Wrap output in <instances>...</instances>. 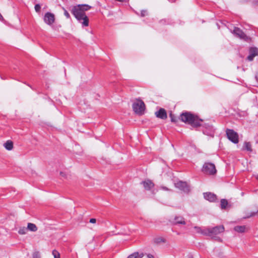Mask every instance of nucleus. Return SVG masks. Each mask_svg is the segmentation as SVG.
<instances>
[{
  "label": "nucleus",
  "instance_id": "obj_1",
  "mask_svg": "<svg viewBox=\"0 0 258 258\" xmlns=\"http://www.w3.org/2000/svg\"><path fill=\"white\" fill-rule=\"evenodd\" d=\"M179 119L187 124L190 125L192 127L196 128L202 125L201 122L203 119L189 112H185L182 113Z\"/></svg>",
  "mask_w": 258,
  "mask_h": 258
},
{
  "label": "nucleus",
  "instance_id": "obj_2",
  "mask_svg": "<svg viewBox=\"0 0 258 258\" xmlns=\"http://www.w3.org/2000/svg\"><path fill=\"white\" fill-rule=\"evenodd\" d=\"M92 7L86 4L78 5L72 7L71 13L74 16H87Z\"/></svg>",
  "mask_w": 258,
  "mask_h": 258
},
{
  "label": "nucleus",
  "instance_id": "obj_3",
  "mask_svg": "<svg viewBox=\"0 0 258 258\" xmlns=\"http://www.w3.org/2000/svg\"><path fill=\"white\" fill-rule=\"evenodd\" d=\"M224 227L223 225H220L213 228L204 229L203 231H202V234L206 236L214 237L216 235L224 232Z\"/></svg>",
  "mask_w": 258,
  "mask_h": 258
},
{
  "label": "nucleus",
  "instance_id": "obj_4",
  "mask_svg": "<svg viewBox=\"0 0 258 258\" xmlns=\"http://www.w3.org/2000/svg\"><path fill=\"white\" fill-rule=\"evenodd\" d=\"M133 109L137 114L142 115L145 112V103L142 100H138L137 102L133 103Z\"/></svg>",
  "mask_w": 258,
  "mask_h": 258
},
{
  "label": "nucleus",
  "instance_id": "obj_5",
  "mask_svg": "<svg viewBox=\"0 0 258 258\" xmlns=\"http://www.w3.org/2000/svg\"><path fill=\"white\" fill-rule=\"evenodd\" d=\"M202 171L204 173L210 175H214L217 172L215 165L211 163H205L203 165Z\"/></svg>",
  "mask_w": 258,
  "mask_h": 258
},
{
  "label": "nucleus",
  "instance_id": "obj_6",
  "mask_svg": "<svg viewBox=\"0 0 258 258\" xmlns=\"http://www.w3.org/2000/svg\"><path fill=\"white\" fill-rule=\"evenodd\" d=\"M226 133L228 139L234 144H237L239 142L238 135L233 130L227 129Z\"/></svg>",
  "mask_w": 258,
  "mask_h": 258
},
{
  "label": "nucleus",
  "instance_id": "obj_7",
  "mask_svg": "<svg viewBox=\"0 0 258 258\" xmlns=\"http://www.w3.org/2000/svg\"><path fill=\"white\" fill-rule=\"evenodd\" d=\"M175 186L185 193L188 194L190 191V186L186 182L179 181L175 183Z\"/></svg>",
  "mask_w": 258,
  "mask_h": 258
},
{
  "label": "nucleus",
  "instance_id": "obj_8",
  "mask_svg": "<svg viewBox=\"0 0 258 258\" xmlns=\"http://www.w3.org/2000/svg\"><path fill=\"white\" fill-rule=\"evenodd\" d=\"M232 33L237 37L245 41H248L250 40V38L238 27H234Z\"/></svg>",
  "mask_w": 258,
  "mask_h": 258
},
{
  "label": "nucleus",
  "instance_id": "obj_9",
  "mask_svg": "<svg viewBox=\"0 0 258 258\" xmlns=\"http://www.w3.org/2000/svg\"><path fill=\"white\" fill-rule=\"evenodd\" d=\"M169 222L173 225L186 224L185 219L181 216H175L173 219L169 220Z\"/></svg>",
  "mask_w": 258,
  "mask_h": 258
},
{
  "label": "nucleus",
  "instance_id": "obj_10",
  "mask_svg": "<svg viewBox=\"0 0 258 258\" xmlns=\"http://www.w3.org/2000/svg\"><path fill=\"white\" fill-rule=\"evenodd\" d=\"M257 55V48L256 47H250L249 49V55L247 56L246 59L248 61H252L253 58Z\"/></svg>",
  "mask_w": 258,
  "mask_h": 258
},
{
  "label": "nucleus",
  "instance_id": "obj_11",
  "mask_svg": "<svg viewBox=\"0 0 258 258\" xmlns=\"http://www.w3.org/2000/svg\"><path fill=\"white\" fill-rule=\"evenodd\" d=\"M204 197L206 200L209 201L210 202H214L216 201L217 199V196L215 194L210 192L204 193Z\"/></svg>",
  "mask_w": 258,
  "mask_h": 258
},
{
  "label": "nucleus",
  "instance_id": "obj_12",
  "mask_svg": "<svg viewBox=\"0 0 258 258\" xmlns=\"http://www.w3.org/2000/svg\"><path fill=\"white\" fill-rule=\"evenodd\" d=\"M156 116L162 119H165L167 118L166 111L165 109L161 108L155 112Z\"/></svg>",
  "mask_w": 258,
  "mask_h": 258
},
{
  "label": "nucleus",
  "instance_id": "obj_13",
  "mask_svg": "<svg viewBox=\"0 0 258 258\" xmlns=\"http://www.w3.org/2000/svg\"><path fill=\"white\" fill-rule=\"evenodd\" d=\"M141 184H143L144 188L147 190L151 189L155 185L152 181L150 179H147L145 181H143L141 182Z\"/></svg>",
  "mask_w": 258,
  "mask_h": 258
},
{
  "label": "nucleus",
  "instance_id": "obj_14",
  "mask_svg": "<svg viewBox=\"0 0 258 258\" xmlns=\"http://www.w3.org/2000/svg\"><path fill=\"white\" fill-rule=\"evenodd\" d=\"M77 21L82 24V26H88L89 25L88 17H76Z\"/></svg>",
  "mask_w": 258,
  "mask_h": 258
},
{
  "label": "nucleus",
  "instance_id": "obj_15",
  "mask_svg": "<svg viewBox=\"0 0 258 258\" xmlns=\"http://www.w3.org/2000/svg\"><path fill=\"white\" fill-rule=\"evenodd\" d=\"M230 205L229 204L228 201L226 199H222L220 201V208L222 210L230 208Z\"/></svg>",
  "mask_w": 258,
  "mask_h": 258
},
{
  "label": "nucleus",
  "instance_id": "obj_16",
  "mask_svg": "<svg viewBox=\"0 0 258 258\" xmlns=\"http://www.w3.org/2000/svg\"><path fill=\"white\" fill-rule=\"evenodd\" d=\"M144 255V253L142 252H135L129 255L127 258H142Z\"/></svg>",
  "mask_w": 258,
  "mask_h": 258
},
{
  "label": "nucleus",
  "instance_id": "obj_17",
  "mask_svg": "<svg viewBox=\"0 0 258 258\" xmlns=\"http://www.w3.org/2000/svg\"><path fill=\"white\" fill-rule=\"evenodd\" d=\"M5 148L9 151H11L13 149V143L11 140L7 141L4 144Z\"/></svg>",
  "mask_w": 258,
  "mask_h": 258
},
{
  "label": "nucleus",
  "instance_id": "obj_18",
  "mask_svg": "<svg viewBox=\"0 0 258 258\" xmlns=\"http://www.w3.org/2000/svg\"><path fill=\"white\" fill-rule=\"evenodd\" d=\"M27 231L29 230L33 232H35L37 230V227L35 224L31 223H28L27 225Z\"/></svg>",
  "mask_w": 258,
  "mask_h": 258
},
{
  "label": "nucleus",
  "instance_id": "obj_19",
  "mask_svg": "<svg viewBox=\"0 0 258 258\" xmlns=\"http://www.w3.org/2000/svg\"><path fill=\"white\" fill-rule=\"evenodd\" d=\"M43 20L48 25H51L55 21V17H43Z\"/></svg>",
  "mask_w": 258,
  "mask_h": 258
},
{
  "label": "nucleus",
  "instance_id": "obj_20",
  "mask_svg": "<svg viewBox=\"0 0 258 258\" xmlns=\"http://www.w3.org/2000/svg\"><path fill=\"white\" fill-rule=\"evenodd\" d=\"M246 229L245 226H237L234 228L235 231L239 233H243L245 232Z\"/></svg>",
  "mask_w": 258,
  "mask_h": 258
},
{
  "label": "nucleus",
  "instance_id": "obj_21",
  "mask_svg": "<svg viewBox=\"0 0 258 258\" xmlns=\"http://www.w3.org/2000/svg\"><path fill=\"white\" fill-rule=\"evenodd\" d=\"M154 242L156 244H159L161 242H165V239L162 237H157L154 238Z\"/></svg>",
  "mask_w": 258,
  "mask_h": 258
},
{
  "label": "nucleus",
  "instance_id": "obj_22",
  "mask_svg": "<svg viewBox=\"0 0 258 258\" xmlns=\"http://www.w3.org/2000/svg\"><path fill=\"white\" fill-rule=\"evenodd\" d=\"M244 149L248 151L251 152V144L249 142H245L244 144Z\"/></svg>",
  "mask_w": 258,
  "mask_h": 258
},
{
  "label": "nucleus",
  "instance_id": "obj_23",
  "mask_svg": "<svg viewBox=\"0 0 258 258\" xmlns=\"http://www.w3.org/2000/svg\"><path fill=\"white\" fill-rule=\"evenodd\" d=\"M27 229L25 227H20L18 230V233L21 235L25 234L27 233Z\"/></svg>",
  "mask_w": 258,
  "mask_h": 258
},
{
  "label": "nucleus",
  "instance_id": "obj_24",
  "mask_svg": "<svg viewBox=\"0 0 258 258\" xmlns=\"http://www.w3.org/2000/svg\"><path fill=\"white\" fill-rule=\"evenodd\" d=\"M169 116L171 118V121L172 122H177V121H178V119L177 118V117L173 114H172V113H170V114H169Z\"/></svg>",
  "mask_w": 258,
  "mask_h": 258
},
{
  "label": "nucleus",
  "instance_id": "obj_25",
  "mask_svg": "<svg viewBox=\"0 0 258 258\" xmlns=\"http://www.w3.org/2000/svg\"><path fill=\"white\" fill-rule=\"evenodd\" d=\"M52 254L54 256V258H60L59 253L56 250H53L52 251Z\"/></svg>",
  "mask_w": 258,
  "mask_h": 258
},
{
  "label": "nucleus",
  "instance_id": "obj_26",
  "mask_svg": "<svg viewBox=\"0 0 258 258\" xmlns=\"http://www.w3.org/2000/svg\"><path fill=\"white\" fill-rule=\"evenodd\" d=\"M33 258H40V254L39 251H35L32 254Z\"/></svg>",
  "mask_w": 258,
  "mask_h": 258
},
{
  "label": "nucleus",
  "instance_id": "obj_27",
  "mask_svg": "<svg viewBox=\"0 0 258 258\" xmlns=\"http://www.w3.org/2000/svg\"><path fill=\"white\" fill-rule=\"evenodd\" d=\"M40 9H41V6H40V5L36 4L35 6V10L36 12H39L40 11Z\"/></svg>",
  "mask_w": 258,
  "mask_h": 258
},
{
  "label": "nucleus",
  "instance_id": "obj_28",
  "mask_svg": "<svg viewBox=\"0 0 258 258\" xmlns=\"http://www.w3.org/2000/svg\"><path fill=\"white\" fill-rule=\"evenodd\" d=\"M141 16H145L146 15H148V13L147 10H142L141 11Z\"/></svg>",
  "mask_w": 258,
  "mask_h": 258
},
{
  "label": "nucleus",
  "instance_id": "obj_29",
  "mask_svg": "<svg viewBox=\"0 0 258 258\" xmlns=\"http://www.w3.org/2000/svg\"><path fill=\"white\" fill-rule=\"evenodd\" d=\"M195 229L197 230V231L199 233H202V231H203V229H202L200 227L198 226H195Z\"/></svg>",
  "mask_w": 258,
  "mask_h": 258
},
{
  "label": "nucleus",
  "instance_id": "obj_30",
  "mask_svg": "<svg viewBox=\"0 0 258 258\" xmlns=\"http://www.w3.org/2000/svg\"><path fill=\"white\" fill-rule=\"evenodd\" d=\"M255 213H250V214H249V215H246V216H244V217H243V218L245 219V218H249V217H251V216H252L254 215H255Z\"/></svg>",
  "mask_w": 258,
  "mask_h": 258
},
{
  "label": "nucleus",
  "instance_id": "obj_31",
  "mask_svg": "<svg viewBox=\"0 0 258 258\" xmlns=\"http://www.w3.org/2000/svg\"><path fill=\"white\" fill-rule=\"evenodd\" d=\"M89 222L91 223H95L96 222V220L95 218H91L90 219Z\"/></svg>",
  "mask_w": 258,
  "mask_h": 258
},
{
  "label": "nucleus",
  "instance_id": "obj_32",
  "mask_svg": "<svg viewBox=\"0 0 258 258\" xmlns=\"http://www.w3.org/2000/svg\"><path fill=\"white\" fill-rule=\"evenodd\" d=\"M44 16H46V17H47V16H54V15L52 14H51V13H50L49 12H47V13H46L45 14Z\"/></svg>",
  "mask_w": 258,
  "mask_h": 258
},
{
  "label": "nucleus",
  "instance_id": "obj_33",
  "mask_svg": "<svg viewBox=\"0 0 258 258\" xmlns=\"http://www.w3.org/2000/svg\"><path fill=\"white\" fill-rule=\"evenodd\" d=\"M0 21L3 22L4 23L6 24V21L4 19V17H0Z\"/></svg>",
  "mask_w": 258,
  "mask_h": 258
},
{
  "label": "nucleus",
  "instance_id": "obj_34",
  "mask_svg": "<svg viewBox=\"0 0 258 258\" xmlns=\"http://www.w3.org/2000/svg\"><path fill=\"white\" fill-rule=\"evenodd\" d=\"M203 133H204V134H205V135H211V133H208V132H207V130H203Z\"/></svg>",
  "mask_w": 258,
  "mask_h": 258
},
{
  "label": "nucleus",
  "instance_id": "obj_35",
  "mask_svg": "<svg viewBox=\"0 0 258 258\" xmlns=\"http://www.w3.org/2000/svg\"><path fill=\"white\" fill-rule=\"evenodd\" d=\"M147 257L148 258H154V256L152 254H148L147 255Z\"/></svg>",
  "mask_w": 258,
  "mask_h": 258
},
{
  "label": "nucleus",
  "instance_id": "obj_36",
  "mask_svg": "<svg viewBox=\"0 0 258 258\" xmlns=\"http://www.w3.org/2000/svg\"><path fill=\"white\" fill-rule=\"evenodd\" d=\"M64 15L66 16H70L69 13L67 11H64Z\"/></svg>",
  "mask_w": 258,
  "mask_h": 258
},
{
  "label": "nucleus",
  "instance_id": "obj_37",
  "mask_svg": "<svg viewBox=\"0 0 258 258\" xmlns=\"http://www.w3.org/2000/svg\"><path fill=\"white\" fill-rule=\"evenodd\" d=\"M162 188L164 190H168V188L165 187V186L162 187Z\"/></svg>",
  "mask_w": 258,
  "mask_h": 258
},
{
  "label": "nucleus",
  "instance_id": "obj_38",
  "mask_svg": "<svg viewBox=\"0 0 258 258\" xmlns=\"http://www.w3.org/2000/svg\"><path fill=\"white\" fill-rule=\"evenodd\" d=\"M116 1H118V2H127L128 0H116Z\"/></svg>",
  "mask_w": 258,
  "mask_h": 258
},
{
  "label": "nucleus",
  "instance_id": "obj_39",
  "mask_svg": "<svg viewBox=\"0 0 258 258\" xmlns=\"http://www.w3.org/2000/svg\"><path fill=\"white\" fill-rule=\"evenodd\" d=\"M60 174L62 176H64V174L63 172H61L60 173Z\"/></svg>",
  "mask_w": 258,
  "mask_h": 258
},
{
  "label": "nucleus",
  "instance_id": "obj_40",
  "mask_svg": "<svg viewBox=\"0 0 258 258\" xmlns=\"http://www.w3.org/2000/svg\"><path fill=\"white\" fill-rule=\"evenodd\" d=\"M255 79H256V80H258V78H257V76H256V75L255 76Z\"/></svg>",
  "mask_w": 258,
  "mask_h": 258
},
{
  "label": "nucleus",
  "instance_id": "obj_41",
  "mask_svg": "<svg viewBox=\"0 0 258 258\" xmlns=\"http://www.w3.org/2000/svg\"><path fill=\"white\" fill-rule=\"evenodd\" d=\"M209 127L210 128V129L211 128V127L210 126H209Z\"/></svg>",
  "mask_w": 258,
  "mask_h": 258
},
{
  "label": "nucleus",
  "instance_id": "obj_42",
  "mask_svg": "<svg viewBox=\"0 0 258 258\" xmlns=\"http://www.w3.org/2000/svg\"><path fill=\"white\" fill-rule=\"evenodd\" d=\"M189 258H193V257L192 256H190Z\"/></svg>",
  "mask_w": 258,
  "mask_h": 258
}]
</instances>
